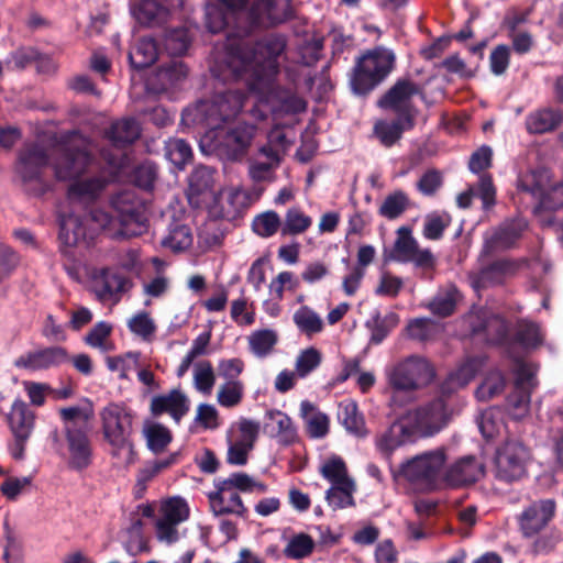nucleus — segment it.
I'll return each instance as SVG.
<instances>
[{"instance_id":"f257e3e1","label":"nucleus","mask_w":563,"mask_h":563,"mask_svg":"<svg viewBox=\"0 0 563 563\" xmlns=\"http://www.w3.org/2000/svg\"><path fill=\"white\" fill-rule=\"evenodd\" d=\"M246 93L240 89L228 88L219 91L209 100H200L195 106L184 109L181 123L187 126L206 129L205 137L210 146L223 153L230 161L242 159L257 132L251 123H238L231 128L223 124L234 119L244 106Z\"/></svg>"},{"instance_id":"f03ea898","label":"nucleus","mask_w":563,"mask_h":563,"mask_svg":"<svg viewBox=\"0 0 563 563\" xmlns=\"http://www.w3.org/2000/svg\"><path fill=\"white\" fill-rule=\"evenodd\" d=\"M287 47V38L280 33H269L250 46L242 40L227 44L228 77L239 78L251 71L247 87L251 92L271 90L279 73L278 57Z\"/></svg>"},{"instance_id":"7ed1b4c3","label":"nucleus","mask_w":563,"mask_h":563,"mask_svg":"<svg viewBox=\"0 0 563 563\" xmlns=\"http://www.w3.org/2000/svg\"><path fill=\"white\" fill-rule=\"evenodd\" d=\"M396 66V54L383 45L365 49L355 57L349 73V86L353 95L365 98L380 86Z\"/></svg>"},{"instance_id":"20e7f679","label":"nucleus","mask_w":563,"mask_h":563,"mask_svg":"<svg viewBox=\"0 0 563 563\" xmlns=\"http://www.w3.org/2000/svg\"><path fill=\"white\" fill-rule=\"evenodd\" d=\"M295 15L292 0H250L239 29L246 38L258 31L285 24Z\"/></svg>"},{"instance_id":"39448f33","label":"nucleus","mask_w":563,"mask_h":563,"mask_svg":"<svg viewBox=\"0 0 563 563\" xmlns=\"http://www.w3.org/2000/svg\"><path fill=\"white\" fill-rule=\"evenodd\" d=\"M48 163L47 151L37 143L24 144L19 151L15 173L24 194L31 197H42L51 189L49 183L43 177Z\"/></svg>"},{"instance_id":"423d86ee","label":"nucleus","mask_w":563,"mask_h":563,"mask_svg":"<svg viewBox=\"0 0 563 563\" xmlns=\"http://www.w3.org/2000/svg\"><path fill=\"white\" fill-rule=\"evenodd\" d=\"M133 413L123 404L110 402L100 411L102 434L111 446V455L119 457L122 451L133 453Z\"/></svg>"},{"instance_id":"0eeeda50","label":"nucleus","mask_w":563,"mask_h":563,"mask_svg":"<svg viewBox=\"0 0 563 563\" xmlns=\"http://www.w3.org/2000/svg\"><path fill=\"white\" fill-rule=\"evenodd\" d=\"M111 209L118 220V236L140 235L147 221L145 201L134 188L123 189L111 197Z\"/></svg>"},{"instance_id":"6e6552de","label":"nucleus","mask_w":563,"mask_h":563,"mask_svg":"<svg viewBox=\"0 0 563 563\" xmlns=\"http://www.w3.org/2000/svg\"><path fill=\"white\" fill-rule=\"evenodd\" d=\"M446 456L443 449L424 452L420 455L406 461L394 472L390 466L394 478L404 477L411 485L431 490L435 487L440 472L445 463Z\"/></svg>"},{"instance_id":"1a4fd4ad","label":"nucleus","mask_w":563,"mask_h":563,"mask_svg":"<svg viewBox=\"0 0 563 563\" xmlns=\"http://www.w3.org/2000/svg\"><path fill=\"white\" fill-rule=\"evenodd\" d=\"M530 459V450L521 441L506 440L496 449L495 478L506 484L520 481L527 475V465Z\"/></svg>"},{"instance_id":"9d476101","label":"nucleus","mask_w":563,"mask_h":563,"mask_svg":"<svg viewBox=\"0 0 563 563\" xmlns=\"http://www.w3.org/2000/svg\"><path fill=\"white\" fill-rule=\"evenodd\" d=\"M397 238L390 251L384 250L383 260L385 263H412L415 267L424 273L435 268L437 260L429 249H419L418 241L412 236L409 227H400L397 230Z\"/></svg>"},{"instance_id":"9b49d317","label":"nucleus","mask_w":563,"mask_h":563,"mask_svg":"<svg viewBox=\"0 0 563 563\" xmlns=\"http://www.w3.org/2000/svg\"><path fill=\"white\" fill-rule=\"evenodd\" d=\"M434 369L423 357L409 356L396 364L388 374V384L396 391H413L428 385Z\"/></svg>"},{"instance_id":"f8f14e48","label":"nucleus","mask_w":563,"mask_h":563,"mask_svg":"<svg viewBox=\"0 0 563 563\" xmlns=\"http://www.w3.org/2000/svg\"><path fill=\"white\" fill-rule=\"evenodd\" d=\"M450 411L442 397L434 398L419 406L404 418L411 427L415 437L428 438L439 433L450 421Z\"/></svg>"},{"instance_id":"ddd939ff","label":"nucleus","mask_w":563,"mask_h":563,"mask_svg":"<svg viewBox=\"0 0 563 563\" xmlns=\"http://www.w3.org/2000/svg\"><path fill=\"white\" fill-rule=\"evenodd\" d=\"M485 258H478L479 267L467 273V280L476 291L504 284L520 268L519 262L512 258L501 257L489 263Z\"/></svg>"},{"instance_id":"4468645a","label":"nucleus","mask_w":563,"mask_h":563,"mask_svg":"<svg viewBox=\"0 0 563 563\" xmlns=\"http://www.w3.org/2000/svg\"><path fill=\"white\" fill-rule=\"evenodd\" d=\"M70 362V354L65 346L49 345L29 351L16 357L13 365L16 368L40 372L58 368Z\"/></svg>"},{"instance_id":"2eb2a0df","label":"nucleus","mask_w":563,"mask_h":563,"mask_svg":"<svg viewBox=\"0 0 563 563\" xmlns=\"http://www.w3.org/2000/svg\"><path fill=\"white\" fill-rule=\"evenodd\" d=\"M419 92V87L409 78H399L377 100L376 104L383 110L393 111L397 115H410L416 120L417 110L412 97Z\"/></svg>"},{"instance_id":"dca6fc26","label":"nucleus","mask_w":563,"mask_h":563,"mask_svg":"<svg viewBox=\"0 0 563 563\" xmlns=\"http://www.w3.org/2000/svg\"><path fill=\"white\" fill-rule=\"evenodd\" d=\"M527 228L528 223L523 219L518 218L504 221L489 236L485 238L479 260L488 257L498 251L514 249Z\"/></svg>"},{"instance_id":"f3484780","label":"nucleus","mask_w":563,"mask_h":563,"mask_svg":"<svg viewBox=\"0 0 563 563\" xmlns=\"http://www.w3.org/2000/svg\"><path fill=\"white\" fill-rule=\"evenodd\" d=\"M556 512V503L554 499H540L531 503L518 516L519 529L525 538H532L539 534Z\"/></svg>"},{"instance_id":"a211bd4d","label":"nucleus","mask_w":563,"mask_h":563,"mask_svg":"<svg viewBox=\"0 0 563 563\" xmlns=\"http://www.w3.org/2000/svg\"><path fill=\"white\" fill-rule=\"evenodd\" d=\"M69 460L68 466L75 471H84L92 463V445L86 427L76 423L65 427Z\"/></svg>"},{"instance_id":"6ab92c4d","label":"nucleus","mask_w":563,"mask_h":563,"mask_svg":"<svg viewBox=\"0 0 563 563\" xmlns=\"http://www.w3.org/2000/svg\"><path fill=\"white\" fill-rule=\"evenodd\" d=\"M93 156L87 146H66L55 165V175L59 180L77 179L89 170Z\"/></svg>"},{"instance_id":"aec40b11","label":"nucleus","mask_w":563,"mask_h":563,"mask_svg":"<svg viewBox=\"0 0 563 563\" xmlns=\"http://www.w3.org/2000/svg\"><path fill=\"white\" fill-rule=\"evenodd\" d=\"M417 440L408 421L402 417L375 438L376 450L390 463L393 453L406 443Z\"/></svg>"},{"instance_id":"412c9836","label":"nucleus","mask_w":563,"mask_h":563,"mask_svg":"<svg viewBox=\"0 0 563 563\" xmlns=\"http://www.w3.org/2000/svg\"><path fill=\"white\" fill-rule=\"evenodd\" d=\"M263 432L269 438L276 439L282 446H290L299 442V434L294 421L287 413L278 409L266 411Z\"/></svg>"},{"instance_id":"4be33fe9","label":"nucleus","mask_w":563,"mask_h":563,"mask_svg":"<svg viewBox=\"0 0 563 563\" xmlns=\"http://www.w3.org/2000/svg\"><path fill=\"white\" fill-rule=\"evenodd\" d=\"M242 16L233 14L232 10L223 5L208 4L205 9V25L210 33L217 34L224 30L229 31V36L238 41L244 40V33L239 29Z\"/></svg>"},{"instance_id":"5701e85b","label":"nucleus","mask_w":563,"mask_h":563,"mask_svg":"<svg viewBox=\"0 0 563 563\" xmlns=\"http://www.w3.org/2000/svg\"><path fill=\"white\" fill-rule=\"evenodd\" d=\"M216 490L208 494L210 509L214 516L235 515L246 518L249 510L243 504L240 494L227 486L214 482Z\"/></svg>"},{"instance_id":"b1692460","label":"nucleus","mask_w":563,"mask_h":563,"mask_svg":"<svg viewBox=\"0 0 563 563\" xmlns=\"http://www.w3.org/2000/svg\"><path fill=\"white\" fill-rule=\"evenodd\" d=\"M242 194L236 189L220 190L213 195L208 207L209 216L214 220L234 221L242 216Z\"/></svg>"},{"instance_id":"393cba45","label":"nucleus","mask_w":563,"mask_h":563,"mask_svg":"<svg viewBox=\"0 0 563 563\" xmlns=\"http://www.w3.org/2000/svg\"><path fill=\"white\" fill-rule=\"evenodd\" d=\"M484 464L473 455H466L456 461L445 473V481L453 487L476 483L484 476Z\"/></svg>"},{"instance_id":"a878e982","label":"nucleus","mask_w":563,"mask_h":563,"mask_svg":"<svg viewBox=\"0 0 563 563\" xmlns=\"http://www.w3.org/2000/svg\"><path fill=\"white\" fill-rule=\"evenodd\" d=\"M150 409L154 417L168 413L176 423H179L189 411V400L181 390L172 389L166 395L154 396Z\"/></svg>"},{"instance_id":"bb28decb","label":"nucleus","mask_w":563,"mask_h":563,"mask_svg":"<svg viewBox=\"0 0 563 563\" xmlns=\"http://www.w3.org/2000/svg\"><path fill=\"white\" fill-rule=\"evenodd\" d=\"M188 68L180 60H170L161 65L147 79V87L155 92L174 88L187 77Z\"/></svg>"},{"instance_id":"cd10ccee","label":"nucleus","mask_w":563,"mask_h":563,"mask_svg":"<svg viewBox=\"0 0 563 563\" xmlns=\"http://www.w3.org/2000/svg\"><path fill=\"white\" fill-rule=\"evenodd\" d=\"M213 173L208 166H197L191 172L186 195L192 208H201L207 202L213 187Z\"/></svg>"},{"instance_id":"c85d7f7f","label":"nucleus","mask_w":563,"mask_h":563,"mask_svg":"<svg viewBox=\"0 0 563 563\" xmlns=\"http://www.w3.org/2000/svg\"><path fill=\"white\" fill-rule=\"evenodd\" d=\"M415 124L416 120L410 115H397L391 121L378 120L373 132L382 145L391 147L402 137L404 132L412 130Z\"/></svg>"},{"instance_id":"c756f323","label":"nucleus","mask_w":563,"mask_h":563,"mask_svg":"<svg viewBox=\"0 0 563 563\" xmlns=\"http://www.w3.org/2000/svg\"><path fill=\"white\" fill-rule=\"evenodd\" d=\"M58 240L62 246L73 247L92 239L80 216L63 214L59 217Z\"/></svg>"},{"instance_id":"7c9ffc66","label":"nucleus","mask_w":563,"mask_h":563,"mask_svg":"<svg viewBox=\"0 0 563 563\" xmlns=\"http://www.w3.org/2000/svg\"><path fill=\"white\" fill-rule=\"evenodd\" d=\"M141 132L134 118H123L111 123L104 135L113 146L124 148L133 144L141 136Z\"/></svg>"},{"instance_id":"2f4dec72","label":"nucleus","mask_w":563,"mask_h":563,"mask_svg":"<svg viewBox=\"0 0 563 563\" xmlns=\"http://www.w3.org/2000/svg\"><path fill=\"white\" fill-rule=\"evenodd\" d=\"M12 434L31 437L35 426V413L21 398H16L7 417Z\"/></svg>"},{"instance_id":"473e14b6","label":"nucleus","mask_w":563,"mask_h":563,"mask_svg":"<svg viewBox=\"0 0 563 563\" xmlns=\"http://www.w3.org/2000/svg\"><path fill=\"white\" fill-rule=\"evenodd\" d=\"M338 420L349 433L357 438H365L368 433L364 417L353 400L340 402Z\"/></svg>"},{"instance_id":"72a5a7b5","label":"nucleus","mask_w":563,"mask_h":563,"mask_svg":"<svg viewBox=\"0 0 563 563\" xmlns=\"http://www.w3.org/2000/svg\"><path fill=\"white\" fill-rule=\"evenodd\" d=\"M300 416L306 422V431L310 438L322 439L329 433V417L317 410L309 400L301 401Z\"/></svg>"},{"instance_id":"f704fd0d","label":"nucleus","mask_w":563,"mask_h":563,"mask_svg":"<svg viewBox=\"0 0 563 563\" xmlns=\"http://www.w3.org/2000/svg\"><path fill=\"white\" fill-rule=\"evenodd\" d=\"M192 232L188 224L179 219H173L167 227V233L162 239L161 244L163 247L169 249L173 252H181L192 245Z\"/></svg>"},{"instance_id":"c9c22d12","label":"nucleus","mask_w":563,"mask_h":563,"mask_svg":"<svg viewBox=\"0 0 563 563\" xmlns=\"http://www.w3.org/2000/svg\"><path fill=\"white\" fill-rule=\"evenodd\" d=\"M562 120V111L547 108L530 113L526 119V125L529 133L543 134L555 130Z\"/></svg>"},{"instance_id":"e433bc0d","label":"nucleus","mask_w":563,"mask_h":563,"mask_svg":"<svg viewBox=\"0 0 563 563\" xmlns=\"http://www.w3.org/2000/svg\"><path fill=\"white\" fill-rule=\"evenodd\" d=\"M130 280L122 274L114 273L109 268H102L100 278L96 280V294L99 299H110L115 295L126 291Z\"/></svg>"},{"instance_id":"4c0bfd02","label":"nucleus","mask_w":563,"mask_h":563,"mask_svg":"<svg viewBox=\"0 0 563 563\" xmlns=\"http://www.w3.org/2000/svg\"><path fill=\"white\" fill-rule=\"evenodd\" d=\"M86 222L88 233L91 234V239L104 230L113 231L114 235H118V220L112 212H109L102 208H91L86 214L81 217Z\"/></svg>"},{"instance_id":"58836bf2","label":"nucleus","mask_w":563,"mask_h":563,"mask_svg":"<svg viewBox=\"0 0 563 563\" xmlns=\"http://www.w3.org/2000/svg\"><path fill=\"white\" fill-rule=\"evenodd\" d=\"M135 15L141 24L156 26L167 21L170 11L161 0H142Z\"/></svg>"},{"instance_id":"ea45409f","label":"nucleus","mask_w":563,"mask_h":563,"mask_svg":"<svg viewBox=\"0 0 563 563\" xmlns=\"http://www.w3.org/2000/svg\"><path fill=\"white\" fill-rule=\"evenodd\" d=\"M158 58L156 42L153 38L143 37L137 41L129 53V60L133 68L141 70L152 66Z\"/></svg>"},{"instance_id":"a19ab883","label":"nucleus","mask_w":563,"mask_h":563,"mask_svg":"<svg viewBox=\"0 0 563 563\" xmlns=\"http://www.w3.org/2000/svg\"><path fill=\"white\" fill-rule=\"evenodd\" d=\"M542 343L540 328L536 322L520 319L517 321L511 335V347L519 345L522 349H536Z\"/></svg>"},{"instance_id":"79ce46f5","label":"nucleus","mask_w":563,"mask_h":563,"mask_svg":"<svg viewBox=\"0 0 563 563\" xmlns=\"http://www.w3.org/2000/svg\"><path fill=\"white\" fill-rule=\"evenodd\" d=\"M486 339L494 345L511 349L510 328L506 319L499 316H493L486 320L483 325Z\"/></svg>"},{"instance_id":"37998d69","label":"nucleus","mask_w":563,"mask_h":563,"mask_svg":"<svg viewBox=\"0 0 563 563\" xmlns=\"http://www.w3.org/2000/svg\"><path fill=\"white\" fill-rule=\"evenodd\" d=\"M355 490L356 485L354 481L334 485L325 492V500L333 510L354 507L355 499L353 494Z\"/></svg>"},{"instance_id":"c03bdc74","label":"nucleus","mask_w":563,"mask_h":563,"mask_svg":"<svg viewBox=\"0 0 563 563\" xmlns=\"http://www.w3.org/2000/svg\"><path fill=\"white\" fill-rule=\"evenodd\" d=\"M410 207L408 195L401 190H395L386 196L378 208V214L388 220H396Z\"/></svg>"},{"instance_id":"a18cd8bd","label":"nucleus","mask_w":563,"mask_h":563,"mask_svg":"<svg viewBox=\"0 0 563 563\" xmlns=\"http://www.w3.org/2000/svg\"><path fill=\"white\" fill-rule=\"evenodd\" d=\"M164 152L165 157L178 169H184L194 156L191 146L183 139H168L165 142Z\"/></svg>"},{"instance_id":"49530a36","label":"nucleus","mask_w":563,"mask_h":563,"mask_svg":"<svg viewBox=\"0 0 563 563\" xmlns=\"http://www.w3.org/2000/svg\"><path fill=\"white\" fill-rule=\"evenodd\" d=\"M277 342L278 335L272 329L257 330L249 336L251 352L261 358L269 355Z\"/></svg>"},{"instance_id":"de8ad7c7","label":"nucleus","mask_w":563,"mask_h":563,"mask_svg":"<svg viewBox=\"0 0 563 563\" xmlns=\"http://www.w3.org/2000/svg\"><path fill=\"white\" fill-rule=\"evenodd\" d=\"M312 224V218L299 207L289 208L282 225V235H299Z\"/></svg>"},{"instance_id":"09e8293b","label":"nucleus","mask_w":563,"mask_h":563,"mask_svg":"<svg viewBox=\"0 0 563 563\" xmlns=\"http://www.w3.org/2000/svg\"><path fill=\"white\" fill-rule=\"evenodd\" d=\"M294 323L298 330L311 338L313 334L319 333L323 329L321 318L308 306L300 307L292 317Z\"/></svg>"},{"instance_id":"8fccbe9b","label":"nucleus","mask_w":563,"mask_h":563,"mask_svg":"<svg viewBox=\"0 0 563 563\" xmlns=\"http://www.w3.org/2000/svg\"><path fill=\"white\" fill-rule=\"evenodd\" d=\"M163 44L169 55H184L190 45L188 30L183 26L165 30Z\"/></svg>"},{"instance_id":"3c124183","label":"nucleus","mask_w":563,"mask_h":563,"mask_svg":"<svg viewBox=\"0 0 563 563\" xmlns=\"http://www.w3.org/2000/svg\"><path fill=\"white\" fill-rule=\"evenodd\" d=\"M147 448L154 453L159 454L165 451L173 440L170 430L161 424L153 423L144 429Z\"/></svg>"},{"instance_id":"603ef678","label":"nucleus","mask_w":563,"mask_h":563,"mask_svg":"<svg viewBox=\"0 0 563 563\" xmlns=\"http://www.w3.org/2000/svg\"><path fill=\"white\" fill-rule=\"evenodd\" d=\"M314 549V541L307 533H298L291 537L283 550V555L290 560H300L309 556Z\"/></svg>"},{"instance_id":"864d4df0","label":"nucleus","mask_w":563,"mask_h":563,"mask_svg":"<svg viewBox=\"0 0 563 563\" xmlns=\"http://www.w3.org/2000/svg\"><path fill=\"white\" fill-rule=\"evenodd\" d=\"M282 221L277 212L269 210L256 216L252 222V229L261 238H271L282 230Z\"/></svg>"},{"instance_id":"5fc2aeb1","label":"nucleus","mask_w":563,"mask_h":563,"mask_svg":"<svg viewBox=\"0 0 563 563\" xmlns=\"http://www.w3.org/2000/svg\"><path fill=\"white\" fill-rule=\"evenodd\" d=\"M158 168L151 161H144L136 165L131 173V181L141 189L151 190L157 178Z\"/></svg>"},{"instance_id":"6e6d98bb","label":"nucleus","mask_w":563,"mask_h":563,"mask_svg":"<svg viewBox=\"0 0 563 563\" xmlns=\"http://www.w3.org/2000/svg\"><path fill=\"white\" fill-rule=\"evenodd\" d=\"M321 362L322 354L318 349L310 346L300 351L295 363V371L297 376L300 378L307 377L310 373L320 366Z\"/></svg>"},{"instance_id":"4d7b16f0","label":"nucleus","mask_w":563,"mask_h":563,"mask_svg":"<svg viewBox=\"0 0 563 563\" xmlns=\"http://www.w3.org/2000/svg\"><path fill=\"white\" fill-rule=\"evenodd\" d=\"M320 473L323 478L332 484L331 486L353 481L349 477L346 464L340 456H333L324 462Z\"/></svg>"},{"instance_id":"13d9d810","label":"nucleus","mask_w":563,"mask_h":563,"mask_svg":"<svg viewBox=\"0 0 563 563\" xmlns=\"http://www.w3.org/2000/svg\"><path fill=\"white\" fill-rule=\"evenodd\" d=\"M108 180L103 177H89L81 180L75 179L69 186V195L93 198L106 188Z\"/></svg>"},{"instance_id":"bf43d9fd","label":"nucleus","mask_w":563,"mask_h":563,"mask_svg":"<svg viewBox=\"0 0 563 563\" xmlns=\"http://www.w3.org/2000/svg\"><path fill=\"white\" fill-rule=\"evenodd\" d=\"M451 223V217L448 213L432 212L426 217L423 225V236L428 240L437 241L443 236L445 229Z\"/></svg>"},{"instance_id":"052dcab7","label":"nucleus","mask_w":563,"mask_h":563,"mask_svg":"<svg viewBox=\"0 0 563 563\" xmlns=\"http://www.w3.org/2000/svg\"><path fill=\"white\" fill-rule=\"evenodd\" d=\"M243 389L242 382H225L218 390L219 405L225 408L238 406L242 401Z\"/></svg>"},{"instance_id":"680f3d73","label":"nucleus","mask_w":563,"mask_h":563,"mask_svg":"<svg viewBox=\"0 0 563 563\" xmlns=\"http://www.w3.org/2000/svg\"><path fill=\"white\" fill-rule=\"evenodd\" d=\"M195 387L203 394H210L216 383V375L212 364L209 361H201L195 365Z\"/></svg>"},{"instance_id":"e2e57ef3","label":"nucleus","mask_w":563,"mask_h":563,"mask_svg":"<svg viewBox=\"0 0 563 563\" xmlns=\"http://www.w3.org/2000/svg\"><path fill=\"white\" fill-rule=\"evenodd\" d=\"M112 333V325L107 321L97 322L86 334L84 341L87 345L100 349L101 351H109L110 346L106 343L107 339Z\"/></svg>"},{"instance_id":"0e129e2a","label":"nucleus","mask_w":563,"mask_h":563,"mask_svg":"<svg viewBox=\"0 0 563 563\" xmlns=\"http://www.w3.org/2000/svg\"><path fill=\"white\" fill-rule=\"evenodd\" d=\"M163 519L170 521V523H180L188 519L189 508L187 503L180 497H173L168 499L163 506Z\"/></svg>"},{"instance_id":"69168bd1","label":"nucleus","mask_w":563,"mask_h":563,"mask_svg":"<svg viewBox=\"0 0 563 563\" xmlns=\"http://www.w3.org/2000/svg\"><path fill=\"white\" fill-rule=\"evenodd\" d=\"M483 364V360L478 356L467 357L455 371H452L451 374L457 380V385L465 387L475 378Z\"/></svg>"},{"instance_id":"338daca9","label":"nucleus","mask_w":563,"mask_h":563,"mask_svg":"<svg viewBox=\"0 0 563 563\" xmlns=\"http://www.w3.org/2000/svg\"><path fill=\"white\" fill-rule=\"evenodd\" d=\"M398 317L396 313H389L385 318H380L379 314L374 318L373 325L367 322V327L371 328V342L374 344L382 343L390 332L391 328L397 324Z\"/></svg>"},{"instance_id":"774afa93","label":"nucleus","mask_w":563,"mask_h":563,"mask_svg":"<svg viewBox=\"0 0 563 563\" xmlns=\"http://www.w3.org/2000/svg\"><path fill=\"white\" fill-rule=\"evenodd\" d=\"M128 327L132 333L141 336L144 340H147L156 331V325H155L154 321L151 319L150 314L145 311L133 316L129 320Z\"/></svg>"}]
</instances>
